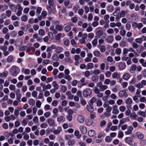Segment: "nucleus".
Listing matches in <instances>:
<instances>
[{
    "mask_svg": "<svg viewBox=\"0 0 146 146\" xmlns=\"http://www.w3.org/2000/svg\"><path fill=\"white\" fill-rule=\"evenodd\" d=\"M20 71V70L17 66H14L11 68L10 73L13 76H16L19 73Z\"/></svg>",
    "mask_w": 146,
    "mask_h": 146,
    "instance_id": "f257e3e1",
    "label": "nucleus"
},
{
    "mask_svg": "<svg viewBox=\"0 0 146 146\" xmlns=\"http://www.w3.org/2000/svg\"><path fill=\"white\" fill-rule=\"evenodd\" d=\"M48 3L49 5L46 6V8L50 13H54L56 11L55 9H52L51 7L54 4V1L53 0H48Z\"/></svg>",
    "mask_w": 146,
    "mask_h": 146,
    "instance_id": "f03ea898",
    "label": "nucleus"
},
{
    "mask_svg": "<svg viewBox=\"0 0 146 146\" xmlns=\"http://www.w3.org/2000/svg\"><path fill=\"white\" fill-rule=\"evenodd\" d=\"M92 93V90L89 88H86L83 92V96L84 97H87L90 96Z\"/></svg>",
    "mask_w": 146,
    "mask_h": 146,
    "instance_id": "7ed1b4c3",
    "label": "nucleus"
},
{
    "mask_svg": "<svg viewBox=\"0 0 146 146\" xmlns=\"http://www.w3.org/2000/svg\"><path fill=\"white\" fill-rule=\"evenodd\" d=\"M118 95L121 98L127 97L128 96L126 91L124 90H120L119 93Z\"/></svg>",
    "mask_w": 146,
    "mask_h": 146,
    "instance_id": "20e7f679",
    "label": "nucleus"
},
{
    "mask_svg": "<svg viewBox=\"0 0 146 146\" xmlns=\"http://www.w3.org/2000/svg\"><path fill=\"white\" fill-rule=\"evenodd\" d=\"M133 139L130 137H127L125 139V141L128 144L130 145H133L132 141Z\"/></svg>",
    "mask_w": 146,
    "mask_h": 146,
    "instance_id": "39448f33",
    "label": "nucleus"
},
{
    "mask_svg": "<svg viewBox=\"0 0 146 146\" xmlns=\"http://www.w3.org/2000/svg\"><path fill=\"white\" fill-rule=\"evenodd\" d=\"M78 121L80 123H83L84 120V116L82 115H80L77 117Z\"/></svg>",
    "mask_w": 146,
    "mask_h": 146,
    "instance_id": "423d86ee",
    "label": "nucleus"
},
{
    "mask_svg": "<svg viewBox=\"0 0 146 146\" xmlns=\"http://www.w3.org/2000/svg\"><path fill=\"white\" fill-rule=\"evenodd\" d=\"M65 117L62 115L59 116L57 118V121L58 122L61 123L64 122L65 120Z\"/></svg>",
    "mask_w": 146,
    "mask_h": 146,
    "instance_id": "0eeeda50",
    "label": "nucleus"
},
{
    "mask_svg": "<svg viewBox=\"0 0 146 146\" xmlns=\"http://www.w3.org/2000/svg\"><path fill=\"white\" fill-rule=\"evenodd\" d=\"M90 104L87 105L86 106V108L89 112L92 113L94 111V108Z\"/></svg>",
    "mask_w": 146,
    "mask_h": 146,
    "instance_id": "6e6552de",
    "label": "nucleus"
},
{
    "mask_svg": "<svg viewBox=\"0 0 146 146\" xmlns=\"http://www.w3.org/2000/svg\"><path fill=\"white\" fill-rule=\"evenodd\" d=\"M137 68V66L135 64H133L131 66L130 68V72L132 74L134 73Z\"/></svg>",
    "mask_w": 146,
    "mask_h": 146,
    "instance_id": "1a4fd4ad",
    "label": "nucleus"
},
{
    "mask_svg": "<svg viewBox=\"0 0 146 146\" xmlns=\"http://www.w3.org/2000/svg\"><path fill=\"white\" fill-rule=\"evenodd\" d=\"M126 67V65L125 63L120 62L118 64V67L120 70H122L124 69Z\"/></svg>",
    "mask_w": 146,
    "mask_h": 146,
    "instance_id": "9d476101",
    "label": "nucleus"
},
{
    "mask_svg": "<svg viewBox=\"0 0 146 146\" xmlns=\"http://www.w3.org/2000/svg\"><path fill=\"white\" fill-rule=\"evenodd\" d=\"M47 122L50 126H53L54 124V120L51 118L48 119Z\"/></svg>",
    "mask_w": 146,
    "mask_h": 146,
    "instance_id": "9b49d317",
    "label": "nucleus"
},
{
    "mask_svg": "<svg viewBox=\"0 0 146 146\" xmlns=\"http://www.w3.org/2000/svg\"><path fill=\"white\" fill-rule=\"evenodd\" d=\"M79 128L82 133L85 134L87 132V129L85 126L81 125L80 127Z\"/></svg>",
    "mask_w": 146,
    "mask_h": 146,
    "instance_id": "f8f14e48",
    "label": "nucleus"
},
{
    "mask_svg": "<svg viewBox=\"0 0 146 146\" xmlns=\"http://www.w3.org/2000/svg\"><path fill=\"white\" fill-rule=\"evenodd\" d=\"M9 7L12 11L14 12H15L17 11V7L15 5L11 3H9Z\"/></svg>",
    "mask_w": 146,
    "mask_h": 146,
    "instance_id": "ddd939ff",
    "label": "nucleus"
},
{
    "mask_svg": "<svg viewBox=\"0 0 146 146\" xmlns=\"http://www.w3.org/2000/svg\"><path fill=\"white\" fill-rule=\"evenodd\" d=\"M112 77L113 78H116L117 79H118L120 77V75L119 73L115 72L113 73Z\"/></svg>",
    "mask_w": 146,
    "mask_h": 146,
    "instance_id": "4468645a",
    "label": "nucleus"
},
{
    "mask_svg": "<svg viewBox=\"0 0 146 146\" xmlns=\"http://www.w3.org/2000/svg\"><path fill=\"white\" fill-rule=\"evenodd\" d=\"M62 131V128L60 127H57V129L53 131V133L55 134H57L59 133Z\"/></svg>",
    "mask_w": 146,
    "mask_h": 146,
    "instance_id": "2eb2a0df",
    "label": "nucleus"
},
{
    "mask_svg": "<svg viewBox=\"0 0 146 146\" xmlns=\"http://www.w3.org/2000/svg\"><path fill=\"white\" fill-rule=\"evenodd\" d=\"M19 5V7L18 9V11L16 15L18 16H20L22 14V11L23 10V8Z\"/></svg>",
    "mask_w": 146,
    "mask_h": 146,
    "instance_id": "dca6fc26",
    "label": "nucleus"
},
{
    "mask_svg": "<svg viewBox=\"0 0 146 146\" xmlns=\"http://www.w3.org/2000/svg\"><path fill=\"white\" fill-rule=\"evenodd\" d=\"M88 134L89 136L93 137L95 135L96 133L94 130H90L88 131Z\"/></svg>",
    "mask_w": 146,
    "mask_h": 146,
    "instance_id": "f3484780",
    "label": "nucleus"
},
{
    "mask_svg": "<svg viewBox=\"0 0 146 146\" xmlns=\"http://www.w3.org/2000/svg\"><path fill=\"white\" fill-rule=\"evenodd\" d=\"M63 50V49L62 47L61 46H58L56 47L55 49V52L57 53H59L62 52Z\"/></svg>",
    "mask_w": 146,
    "mask_h": 146,
    "instance_id": "a211bd4d",
    "label": "nucleus"
},
{
    "mask_svg": "<svg viewBox=\"0 0 146 146\" xmlns=\"http://www.w3.org/2000/svg\"><path fill=\"white\" fill-rule=\"evenodd\" d=\"M8 74V72L7 71H5L3 73L0 72V77H6Z\"/></svg>",
    "mask_w": 146,
    "mask_h": 146,
    "instance_id": "6ab92c4d",
    "label": "nucleus"
},
{
    "mask_svg": "<svg viewBox=\"0 0 146 146\" xmlns=\"http://www.w3.org/2000/svg\"><path fill=\"white\" fill-rule=\"evenodd\" d=\"M113 40V37L111 36H109L106 39V40L109 43H111Z\"/></svg>",
    "mask_w": 146,
    "mask_h": 146,
    "instance_id": "aec40b11",
    "label": "nucleus"
},
{
    "mask_svg": "<svg viewBox=\"0 0 146 146\" xmlns=\"http://www.w3.org/2000/svg\"><path fill=\"white\" fill-rule=\"evenodd\" d=\"M93 54L96 57H99L101 58L103 57V56L101 54L99 51H96L93 52Z\"/></svg>",
    "mask_w": 146,
    "mask_h": 146,
    "instance_id": "412c9836",
    "label": "nucleus"
},
{
    "mask_svg": "<svg viewBox=\"0 0 146 146\" xmlns=\"http://www.w3.org/2000/svg\"><path fill=\"white\" fill-rule=\"evenodd\" d=\"M137 114L144 117H146V113L145 111H142L141 110H139L137 112Z\"/></svg>",
    "mask_w": 146,
    "mask_h": 146,
    "instance_id": "4be33fe9",
    "label": "nucleus"
},
{
    "mask_svg": "<svg viewBox=\"0 0 146 146\" xmlns=\"http://www.w3.org/2000/svg\"><path fill=\"white\" fill-rule=\"evenodd\" d=\"M94 65L92 63H89L87 64V67L86 68V69L87 70L88 69H91L94 68Z\"/></svg>",
    "mask_w": 146,
    "mask_h": 146,
    "instance_id": "5701e85b",
    "label": "nucleus"
},
{
    "mask_svg": "<svg viewBox=\"0 0 146 146\" xmlns=\"http://www.w3.org/2000/svg\"><path fill=\"white\" fill-rule=\"evenodd\" d=\"M51 88V85L48 84L46 85H45L44 86H43V91H45L47 90L50 89Z\"/></svg>",
    "mask_w": 146,
    "mask_h": 146,
    "instance_id": "b1692460",
    "label": "nucleus"
},
{
    "mask_svg": "<svg viewBox=\"0 0 146 146\" xmlns=\"http://www.w3.org/2000/svg\"><path fill=\"white\" fill-rule=\"evenodd\" d=\"M92 80L94 82H97L98 81V76L95 75L92 76Z\"/></svg>",
    "mask_w": 146,
    "mask_h": 146,
    "instance_id": "393cba45",
    "label": "nucleus"
},
{
    "mask_svg": "<svg viewBox=\"0 0 146 146\" xmlns=\"http://www.w3.org/2000/svg\"><path fill=\"white\" fill-rule=\"evenodd\" d=\"M63 29V27L59 25H56L55 27V29L60 31Z\"/></svg>",
    "mask_w": 146,
    "mask_h": 146,
    "instance_id": "a878e982",
    "label": "nucleus"
},
{
    "mask_svg": "<svg viewBox=\"0 0 146 146\" xmlns=\"http://www.w3.org/2000/svg\"><path fill=\"white\" fill-rule=\"evenodd\" d=\"M137 117V116L134 112L132 113L130 115V117L131 119H135Z\"/></svg>",
    "mask_w": 146,
    "mask_h": 146,
    "instance_id": "bb28decb",
    "label": "nucleus"
},
{
    "mask_svg": "<svg viewBox=\"0 0 146 146\" xmlns=\"http://www.w3.org/2000/svg\"><path fill=\"white\" fill-rule=\"evenodd\" d=\"M107 10L109 12H111L113 11V7L111 5H109L107 7Z\"/></svg>",
    "mask_w": 146,
    "mask_h": 146,
    "instance_id": "cd10ccee",
    "label": "nucleus"
},
{
    "mask_svg": "<svg viewBox=\"0 0 146 146\" xmlns=\"http://www.w3.org/2000/svg\"><path fill=\"white\" fill-rule=\"evenodd\" d=\"M52 86L54 87V89L56 90H58L59 88L58 85L57 84L56 82L55 81H54L53 82L52 84Z\"/></svg>",
    "mask_w": 146,
    "mask_h": 146,
    "instance_id": "c85d7f7f",
    "label": "nucleus"
},
{
    "mask_svg": "<svg viewBox=\"0 0 146 146\" xmlns=\"http://www.w3.org/2000/svg\"><path fill=\"white\" fill-rule=\"evenodd\" d=\"M124 136V134L123 132L120 130L119 131L118 134V137L119 138H122Z\"/></svg>",
    "mask_w": 146,
    "mask_h": 146,
    "instance_id": "c756f323",
    "label": "nucleus"
},
{
    "mask_svg": "<svg viewBox=\"0 0 146 146\" xmlns=\"http://www.w3.org/2000/svg\"><path fill=\"white\" fill-rule=\"evenodd\" d=\"M96 100V97H92L90 100V105H93V103H94Z\"/></svg>",
    "mask_w": 146,
    "mask_h": 146,
    "instance_id": "7c9ffc66",
    "label": "nucleus"
},
{
    "mask_svg": "<svg viewBox=\"0 0 146 146\" xmlns=\"http://www.w3.org/2000/svg\"><path fill=\"white\" fill-rule=\"evenodd\" d=\"M108 88V86L106 85H102L100 88V91L101 92L103 91Z\"/></svg>",
    "mask_w": 146,
    "mask_h": 146,
    "instance_id": "2f4dec72",
    "label": "nucleus"
},
{
    "mask_svg": "<svg viewBox=\"0 0 146 146\" xmlns=\"http://www.w3.org/2000/svg\"><path fill=\"white\" fill-rule=\"evenodd\" d=\"M137 135L138 138L139 139H142L143 138L144 136L141 133L139 132H137Z\"/></svg>",
    "mask_w": 146,
    "mask_h": 146,
    "instance_id": "473e14b6",
    "label": "nucleus"
},
{
    "mask_svg": "<svg viewBox=\"0 0 146 146\" xmlns=\"http://www.w3.org/2000/svg\"><path fill=\"white\" fill-rule=\"evenodd\" d=\"M130 77V76L129 74L126 73L123 76V78L125 80H128Z\"/></svg>",
    "mask_w": 146,
    "mask_h": 146,
    "instance_id": "72a5a7b5",
    "label": "nucleus"
},
{
    "mask_svg": "<svg viewBox=\"0 0 146 146\" xmlns=\"http://www.w3.org/2000/svg\"><path fill=\"white\" fill-rule=\"evenodd\" d=\"M83 74H84V76L87 78L88 77L90 74V72L88 70H86L83 72Z\"/></svg>",
    "mask_w": 146,
    "mask_h": 146,
    "instance_id": "f704fd0d",
    "label": "nucleus"
},
{
    "mask_svg": "<svg viewBox=\"0 0 146 146\" xmlns=\"http://www.w3.org/2000/svg\"><path fill=\"white\" fill-rule=\"evenodd\" d=\"M42 10V8L40 7H37L36 8V15H39L41 12Z\"/></svg>",
    "mask_w": 146,
    "mask_h": 146,
    "instance_id": "c9c22d12",
    "label": "nucleus"
},
{
    "mask_svg": "<svg viewBox=\"0 0 146 146\" xmlns=\"http://www.w3.org/2000/svg\"><path fill=\"white\" fill-rule=\"evenodd\" d=\"M103 31L102 30H100L97 32L96 35L99 38H100L101 36L103 35Z\"/></svg>",
    "mask_w": 146,
    "mask_h": 146,
    "instance_id": "e433bc0d",
    "label": "nucleus"
},
{
    "mask_svg": "<svg viewBox=\"0 0 146 146\" xmlns=\"http://www.w3.org/2000/svg\"><path fill=\"white\" fill-rule=\"evenodd\" d=\"M97 106H100L102 105V102L100 99H98L96 102Z\"/></svg>",
    "mask_w": 146,
    "mask_h": 146,
    "instance_id": "4c0bfd02",
    "label": "nucleus"
},
{
    "mask_svg": "<svg viewBox=\"0 0 146 146\" xmlns=\"http://www.w3.org/2000/svg\"><path fill=\"white\" fill-rule=\"evenodd\" d=\"M129 90L131 92H134L135 91V88L134 86H129L128 87Z\"/></svg>",
    "mask_w": 146,
    "mask_h": 146,
    "instance_id": "58836bf2",
    "label": "nucleus"
},
{
    "mask_svg": "<svg viewBox=\"0 0 146 146\" xmlns=\"http://www.w3.org/2000/svg\"><path fill=\"white\" fill-rule=\"evenodd\" d=\"M85 81V78L84 77L82 78L80 80V81L81 84H82V86H84L85 85H86L87 84L85 83H84V82Z\"/></svg>",
    "mask_w": 146,
    "mask_h": 146,
    "instance_id": "ea45409f",
    "label": "nucleus"
},
{
    "mask_svg": "<svg viewBox=\"0 0 146 146\" xmlns=\"http://www.w3.org/2000/svg\"><path fill=\"white\" fill-rule=\"evenodd\" d=\"M29 104L32 106H34L35 104V101L33 99H30L29 100Z\"/></svg>",
    "mask_w": 146,
    "mask_h": 146,
    "instance_id": "a19ab883",
    "label": "nucleus"
},
{
    "mask_svg": "<svg viewBox=\"0 0 146 146\" xmlns=\"http://www.w3.org/2000/svg\"><path fill=\"white\" fill-rule=\"evenodd\" d=\"M75 143V142L74 140L72 139L69 141L68 144L69 146H72Z\"/></svg>",
    "mask_w": 146,
    "mask_h": 146,
    "instance_id": "79ce46f5",
    "label": "nucleus"
},
{
    "mask_svg": "<svg viewBox=\"0 0 146 146\" xmlns=\"http://www.w3.org/2000/svg\"><path fill=\"white\" fill-rule=\"evenodd\" d=\"M64 31L66 32L69 31L71 29V27L69 25L67 26L64 27Z\"/></svg>",
    "mask_w": 146,
    "mask_h": 146,
    "instance_id": "37998d69",
    "label": "nucleus"
},
{
    "mask_svg": "<svg viewBox=\"0 0 146 146\" xmlns=\"http://www.w3.org/2000/svg\"><path fill=\"white\" fill-rule=\"evenodd\" d=\"M27 123V121L26 119H24L21 121V124L22 125L25 126Z\"/></svg>",
    "mask_w": 146,
    "mask_h": 146,
    "instance_id": "c03bdc74",
    "label": "nucleus"
},
{
    "mask_svg": "<svg viewBox=\"0 0 146 146\" xmlns=\"http://www.w3.org/2000/svg\"><path fill=\"white\" fill-rule=\"evenodd\" d=\"M98 43V40L96 38H94L92 41V44L93 46H95Z\"/></svg>",
    "mask_w": 146,
    "mask_h": 146,
    "instance_id": "a18cd8bd",
    "label": "nucleus"
},
{
    "mask_svg": "<svg viewBox=\"0 0 146 146\" xmlns=\"http://www.w3.org/2000/svg\"><path fill=\"white\" fill-rule=\"evenodd\" d=\"M64 78L68 81L72 79L71 77L69 74H65Z\"/></svg>",
    "mask_w": 146,
    "mask_h": 146,
    "instance_id": "49530a36",
    "label": "nucleus"
},
{
    "mask_svg": "<svg viewBox=\"0 0 146 146\" xmlns=\"http://www.w3.org/2000/svg\"><path fill=\"white\" fill-rule=\"evenodd\" d=\"M13 56L12 55H10L7 58V61L8 62H10L13 60Z\"/></svg>",
    "mask_w": 146,
    "mask_h": 146,
    "instance_id": "de8ad7c7",
    "label": "nucleus"
},
{
    "mask_svg": "<svg viewBox=\"0 0 146 146\" xmlns=\"http://www.w3.org/2000/svg\"><path fill=\"white\" fill-rule=\"evenodd\" d=\"M132 102V99L130 98H128L126 100V103L128 105L131 104Z\"/></svg>",
    "mask_w": 146,
    "mask_h": 146,
    "instance_id": "09e8293b",
    "label": "nucleus"
},
{
    "mask_svg": "<svg viewBox=\"0 0 146 146\" xmlns=\"http://www.w3.org/2000/svg\"><path fill=\"white\" fill-rule=\"evenodd\" d=\"M105 64L104 63H101L100 65V69L102 72L104 71L105 68Z\"/></svg>",
    "mask_w": 146,
    "mask_h": 146,
    "instance_id": "8fccbe9b",
    "label": "nucleus"
},
{
    "mask_svg": "<svg viewBox=\"0 0 146 146\" xmlns=\"http://www.w3.org/2000/svg\"><path fill=\"white\" fill-rule=\"evenodd\" d=\"M93 91L96 94L100 92V89H99L97 87H95L93 89Z\"/></svg>",
    "mask_w": 146,
    "mask_h": 146,
    "instance_id": "3c124183",
    "label": "nucleus"
},
{
    "mask_svg": "<svg viewBox=\"0 0 146 146\" xmlns=\"http://www.w3.org/2000/svg\"><path fill=\"white\" fill-rule=\"evenodd\" d=\"M93 123V121L91 119H89L86 122V124L88 126L91 125Z\"/></svg>",
    "mask_w": 146,
    "mask_h": 146,
    "instance_id": "603ef678",
    "label": "nucleus"
},
{
    "mask_svg": "<svg viewBox=\"0 0 146 146\" xmlns=\"http://www.w3.org/2000/svg\"><path fill=\"white\" fill-rule=\"evenodd\" d=\"M41 102L39 100L37 101L36 102V105L37 107L39 108L40 107L41 105Z\"/></svg>",
    "mask_w": 146,
    "mask_h": 146,
    "instance_id": "864d4df0",
    "label": "nucleus"
},
{
    "mask_svg": "<svg viewBox=\"0 0 146 146\" xmlns=\"http://www.w3.org/2000/svg\"><path fill=\"white\" fill-rule=\"evenodd\" d=\"M126 121V119L125 118H123L121 120L119 123V124L120 125H121L125 123Z\"/></svg>",
    "mask_w": 146,
    "mask_h": 146,
    "instance_id": "5fc2aeb1",
    "label": "nucleus"
},
{
    "mask_svg": "<svg viewBox=\"0 0 146 146\" xmlns=\"http://www.w3.org/2000/svg\"><path fill=\"white\" fill-rule=\"evenodd\" d=\"M121 52V49L120 48H117L115 50V53L118 55H119Z\"/></svg>",
    "mask_w": 146,
    "mask_h": 146,
    "instance_id": "6e6d98bb",
    "label": "nucleus"
},
{
    "mask_svg": "<svg viewBox=\"0 0 146 146\" xmlns=\"http://www.w3.org/2000/svg\"><path fill=\"white\" fill-rule=\"evenodd\" d=\"M135 87L139 89L142 88L143 87V85H142L141 83H139L137 84H135Z\"/></svg>",
    "mask_w": 146,
    "mask_h": 146,
    "instance_id": "4d7b16f0",
    "label": "nucleus"
},
{
    "mask_svg": "<svg viewBox=\"0 0 146 146\" xmlns=\"http://www.w3.org/2000/svg\"><path fill=\"white\" fill-rule=\"evenodd\" d=\"M105 140L106 142L109 143L110 142L112 141V139L110 136H107L106 137Z\"/></svg>",
    "mask_w": 146,
    "mask_h": 146,
    "instance_id": "13d9d810",
    "label": "nucleus"
},
{
    "mask_svg": "<svg viewBox=\"0 0 146 146\" xmlns=\"http://www.w3.org/2000/svg\"><path fill=\"white\" fill-rule=\"evenodd\" d=\"M71 44L73 45L75 47H77V44L75 42L74 39H72L71 40Z\"/></svg>",
    "mask_w": 146,
    "mask_h": 146,
    "instance_id": "bf43d9fd",
    "label": "nucleus"
},
{
    "mask_svg": "<svg viewBox=\"0 0 146 146\" xmlns=\"http://www.w3.org/2000/svg\"><path fill=\"white\" fill-rule=\"evenodd\" d=\"M48 126L47 124L45 123H43L41 124L40 125V127L41 128H46Z\"/></svg>",
    "mask_w": 146,
    "mask_h": 146,
    "instance_id": "052dcab7",
    "label": "nucleus"
},
{
    "mask_svg": "<svg viewBox=\"0 0 146 146\" xmlns=\"http://www.w3.org/2000/svg\"><path fill=\"white\" fill-rule=\"evenodd\" d=\"M43 97V94L42 93V91H40V93L38 94V98L39 99H42Z\"/></svg>",
    "mask_w": 146,
    "mask_h": 146,
    "instance_id": "680f3d73",
    "label": "nucleus"
},
{
    "mask_svg": "<svg viewBox=\"0 0 146 146\" xmlns=\"http://www.w3.org/2000/svg\"><path fill=\"white\" fill-rule=\"evenodd\" d=\"M74 135L77 136V137L78 139L80 138L81 137L80 135H79V132L78 130H76L75 131Z\"/></svg>",
    "mask_w": 146,
    "mask_h": 146,
    "instance_id": "e2e57ef3",
    "label": "nucleus"
},
{
    "mask_svg": "<svg viewBox=\"0 0 146 146\" xmlns=\"http://www.w3.org/2000/svg\"><path fill=\"white\" fill-rule=\"evenodd\" d=\"M135 41L137 42L139 44H141L142 42V40L141 38H137L135 39Z\"/></svg>",
    "mask_w": 146,
    "mask_h": 146,
    "instance_id": "0e129e2a",
    "label": "nucleus"
},
{
    "mask_svg": "<svg viewBox=\"0 0 146 146\" xmlns=\"http://www.w3.org/2000/svg\"><path fill=\"white\" fill-rule=\"evenodd\" d=\"M66 119L68 121H72V115H68L66 116Z\"/></svg>",
    "mask_w": 146,
    "mask_h": 146,
    "instance_id": "69168bd1",
    "label": "nucleus"
},
{
    "mask_svg": "<svg viewBox=\"0 0 146 146\" xmlns=\"http://www.w3.org/2000/svg\"><path fill=\"white\" fill-rule=\"evenodd\" d=\"M132 47L135 49L137 48L138 47V45L135 42L132 43Z\"/></svg>",
    "mask_w": 146,
    "mask_h": 146,
    "instance_id": "338daca9",
    "label": "nucleus"
},
{
    "mask_svg": "<svg viewBox=\"0 0 146 146\" xmlns=\"http://www.w3.org/2000/svg\"><path fill=\"white\" fill-rule=\"evenodd\" d=\"M113 32L114 31L113 29L111 28L107 30V33L109 34H112L113 33Z\"/></svg>",
    "mask_w": 146,
    "mask_h": 146,
    "instance_id": "774afa93",
    "label": "nucleus"
}]
</instances>
